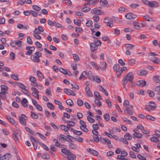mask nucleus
<instances>
[{"mask_svg":"<svg viewBox=\"0 0 160 160\" xmlns=\"http://www.w3.org/2000/svg\"><path fill=\"white\" fill-rule=\"evenodd\" d=\"M99 66L101 70H105L107 68V63L105 62H101L100 63Z\"/></svg>","mask_w":160,"mask_h":160,"instance_id":"ddd939ff","label":"nucleus"},{"mask_svg":"<svg viewBox=\"0 0 160 160\" xmlns=\"http://www.w3.org/2000/svg\"><path fill=\"white\" fill-rule=\"evenodd\" d=\"M90 49L92 52H94L97 50L98 48L95 43L91 42L90 44Z\"/></svg>","mask_w":160,"mask_h":160,"instance_id":"9b49d317","label":"nucleus"},{"mask_svg":"<svg viewBox=\"0 0 160 160\" xmlns=\"http://www.w3.org/2000/svg\"><path fill=\"white\" fill-rule=\"evenodd\" d=\"M124 112L125 113L129 115H132L133 114V112L129 110V108H127L126 109L124 110Z\"/></svg>","mask_w":160,"mask_h":160,"instance_id":"a878e982","label":"nucleus"},{"mask_svg":"<svg viewBox=\"0 0 160 160\" xmlns=\"http://www.w3.org/2000/svg\"><path fill=\"white\" fill-rule=\"evenodd\" d=\"M99 137H99L98 135H94L93 136V140L97 142H98L99 141H100Z\"/></svg>","mask_w":160,"mask_h":160,"instance_id":"49530a36","label":"nucleus"},{"mask_svg":"<svg viewBox=\"0 0 160 160\" xmlns=\"http://www.w3.org/2000/svg\"><path fill=\"white\" fill-rule=\"evenodd\" d=\"M42 56V53L39 52H37L34 53V55H32L30 57V59L33 61L39 62L40 61L39 58Z\"/></svg>","mask_w":160,"mask_h":160,"instance_id":"f03ea898","label":"nucleus"},{"mask_svg":"<svg viewBox=\"0 0 160 160\" xmlns=\"http://www.w3.org/2000/svg\"><path fill=\"white\" fill-rule=\"evenodd\" d=\"M104 118L106 121H108L110 120V116L108 114L106 113L104 115Z\"/></svg>","mask_w":160,"mask_h":160,"instance_id":"e2e57ef3","label":"nucleus"},{"mask_svg":"<svg viewBox=\"0 0 160 160\" xmlns=\"http://www.w3.org/2000/svg\"><path fill=\"white\" fill-rule=\"evenodd\" d=\"M124 138L128 140H131L132 139V136L128 133H127L124 136Z\"/></svg>","mask_w":160,"mask_h":160,"instance_id":"e433bc0d","label":"nucleus"},{"mask_svg":"<svg viewBox=\"0 0 160 160\" xmlns=\"http://www.w3.org/2000/svg\"><path fill=\"white\" fill-rule=\"evenodd\" d=\"M68 124V126L69 127L71 126H74L75 125V123L74 122L72 121H68L66 122Z\"/></svg>","mask_w":160,"mask_h":160,"instance_id":"864d4df0","label":"nucleus"},{"mask_svg":"<svg viewBox=\"0 0 160 160\" xmlns=\"http://www.w3.org/2000/svg\"><path fill=\"white\" fill-rule=\"evenodd\" d=\"M138 75L140 76H146L148 74V71L146 70L140 69L137 72Z\"/></svg>","mask_w":160,"mask_h":160,"instance_id":"0eeeda50","label":"nucleus"},{"mask_svg":"<svg viewBox=\"0 0 160 160\" xmlns=\"http://www.w3.org/2000/svg\"><path fill=\"white\" fill-rule=\"evenodd\" d=\"M1 92L8 93V88L7 86L4 85H2L1 86Z\"/></svg>","mask_w":160,"mask_h":160,"instance_id":"2eb2a0df","label":"nucleus"},{"mask_svg":"<svg viewBox=\"0 0 160 160\" xmlns=\"http://www.w3.org/2000/svg\"><path fill=\"white\" fill-rule=\"evenodd\" d=\"M87 125L83 126H80V129L86 132H88V130L86 128Z\"/></svg>","mask_w":160,"mask_h":160,"instance_id":"052dcab7","label":"nucleus"},{"mask_svg":"<svg viewBox=\"0 0 160 160\" xmlns=\"http://www.w3.org/2000/svg\"><path fill=\"white\" fill-rule=\"evenodd\" d=\"M76 156L71 152L67 156V158L68 160H75L76 159Z\"/></svg>","mask_w":160,"mask_h":160,"instance_id":"6ab92c4d","label":"nucleus"},{"mask_svg":"<svg viewBox=\"0 0 160 160\" xmlns=\"http://www.w3.org/2000/svg\"><path fill=\"white\" fill-rule=\"evenodd\" d=\"M134 78V75L132 72H129L124 77L122 81V83L126 90H127L126 85L128 83V82H129L131 83L133 81Z\"/></svg>","mask_w":160,"mask_h":160,"instance_id":"f257e3e1","label":"nucleus"},{"mask_svg":"<svg viewBox=\"0 0 160 160\" xmlns=\"http://www.w3.org/2000/svg\"><path fill=\"white\" fill-rule=\"evenodd\" d=\"M64 92L66 94L69 95L75 96L76 95L75 93L74 92L66 88L64 89Z\"/></svg>","mask_w":160,"mask_h":160,"instance_id":"6e6552de","label":"nucleus"},{"mask_svg":"<svg viewBox=\"0 0 160 160\" xmlns=\"http://www.w3.org/2000/svg\"><path fill=\"white\" fill-rule=\"evenodd\" d=\"M18 118L19 121L21 124L25 126L26 125V122L25 121V120L23 119L19 116Z\"/></svg>","mask_w":160,"mask_h":160,"instance_id":"473e14b6","label":"nucleus"},{"mask_svg":"<svg viewBox=\"0 0 160 160\" xmlns=\"http://www.w3.org/2000/svg\"><path fill=\"white\" fill-rule=\"evenodd\" d=\"M30 139L31 141H32L33 140L34 142H36V143H38L40 145V143H42L41 142H40L39 140L36 139L34 138V137L32 136H31L30 137Z\"/></svg>","mask_w":160,"mask_h":160,"instance_id":"a18cd8bd","label":"nucleus"},{"mask_svg":"<svg viewBox=\"0 0 160 160\" xmlns=\"http://www.w3.org/2000/svg\"><path fill=\"white\" fill-rule=\"evenodd\" d=\"M97 3V2L95 0H92L90 1V0H88V2H87L86 4H84V6H85L87 5H88V4L90 5H93L96 4Z\"/></svg>","mask_w":160,"mask_h":160,"instance_id":"393cba45","label":"nucleus"},{"mask_svg":"<svg viewBox=\"0 0 160 160\" xmlns=\"http://www.w3.org/2000/svg\"><path fill=\"white\" fill-rule=\"evenodd\" d=\"M137 16L136 14L132 12H129L127 13L125 17L126 18L128 19H132L135 18Z\"/></svg>","mask_w":160,"mask_h":160,"instance_id":"20e7f679","label":"nucleus"},{"mask_svg":"<svg viewBox=\"0 0 160 160\" xmlns=\"http://www.w3.org/2000/svg\"><path fill=\"white\" fill-rule=\"evenodd\" d=\"M94 102L99 107H100L102 105L101 102L98 99H95L94 100Z\"/></svg>","mask_w":160,"mask_h":160,"instance_id":"de8ad7c7","label":"nucleus"},{"mask_svg":"<svg viewBox=\"0 0 160 160\" xmlns=\"http://www.w3.org/2000/svg\"><path fill=\"white\" fill-rule=\"evenodd\" d=\"M98 88L101 91L104 93L106 96H108V92L102 86H99Z\"/></svg>","mask_w":160,"mask_h":160,"instance_id":"bb28decb","label":"nucleus"},{"mask_svg":"<svg viewBox=\"0 0 160 160\" xmlns=\"http://www.w3.org/2000/svg\"><path fill=\"white\" fill-rule=\"evenodd\" d=\"M66 102L68 105L72 106L73 105V103L72 100L70 99H68L66 101Z\"/></svg>","mask_w":160,"mask_h":160,"instance_id":"c9c22d12","label":"nucleus"},{"mask_svg":"<svg viewBox=\"0 0 160 160\" xmlns=\"http://www.w3.org/2000/svg\"><path fill=\"white\" fill-rule=\"evenodd\" d=\"M148 105L153 109V110H154L157 107V105L153 102H149Z\"/></svg>","mask_w":160,"mask_h":160,"instance_id":"aec40b11","label":"nucleus"},{"mask_svg":"<svg viewBox=\"0 0 160 160\" xmlns=\"http://www.w3.org/2000/svg\"><path fill=\"white\" fill-rule=\"evenodd\" d=\"M148 5L151 7H157L158 6V3L155 1H149Z\"/></svg>","mask_w":160,"mask_h":160,"instance_id":"412c9836","label":"nucleus"},{"mask_svg":"<svg viewBox=\"0 0 160 160\" xmlns=\"http://www.w3.org/2000/svg\"><path fill=\"white\" fill-rule=\"evenodd\" d=\"M21 91L25 94H26L28 96L30 95V93L29 92V91L27 89H26V88L21 89Z\"/></svg>","mask_w":160,"mask_h":160,"instance_id":"603ef678","label":"nucleus"},{"mask_svg":"<svg viewBox=\"0 0 160 160\" xmlns=\"http://www.w3.org/2000/svg\"><path fill=\"white\" fill-rule=\"evenodd\" d=\"M31 116L32 118L34 119H37L38 118V115L33 112H31Z\"/></svg>","mask_w":160,"mask_h":160,"instance_id":"0e129e2a","label":"nucleus"},{"mask_svg":"<svg viewBox=\"0 0 160 160\" xmlns=\"http://www.w3.org/2000/svg\"><path fill=\"white\" fill-rule=\"evenodd\" d=\"M154 90L155 91L157 92V94L158 95H160V85L155 87Z\"/></svg>","mask_w":160,"mask_h":160,"instance_id":"a19ab883","label":"nucleus"},{"mask_svg":"<svg viewBox=\"0 0 160 160\" xmlns=\"http://www.w3.org/2000/svg\"><path fill=\"white\" fill-rule=\"evenodd\" d=\"M88 78L92 81H95V78L92 74L91 71H89L88 72Z\"/></svg>","mask_w":160,"mask_h":160,"instance_id":"dca6fc26","label":"nucleus"},{"mask_svg":"<svg viewBox=\"0 0 160 160\" xmlns=\"http://www.w3.org/2000/svg\"><path fill=\"white\" fill-rule=\"evenodd\" d=\"M28 102V101L25 98H24L22 99V100L21 101V103L22 105L25 107H27L28 105L27 104V103Z\"/></svg>","mask_w":160,"mask_h":160,"instance_id":"7c9ffc66","label":"nucleus"},{"mask_svg":"<svg viewBox=\"0 0 160 160\" xmlns=\"http://www.w3.org/2000/svg\"><path fill=\"white\" fill-rule=\"evenodd\" d=\"M100 4L102 7H106L108 5V2L106 0H104L103 1H101V0L100 2Z\"/></svg>","mask_w":160,"mask_h":160,"instance_id":"c85d7f7f","label":"nucleus"},{"mask_svg":"<svg viewBox=\"0 0 160 160\" xmlns=\"http://www.w3.org/2000/svg\"><path fill=\"white\" fill-rule=\"evenodd\" d=\"M55 145L58 147L60 148H65L66 147V146L62 144L61 143L59 142L58 141H57L55 143Z\"/></svg>","mask_w":160,"mask_h":160,"instance_id":"b1692460","label":"nucleus"},{"mask_svg":"<svg viewBox=\"0 0 160 160\" xmlns=\"http://www.w3.org/2000/svg\"><path fill=\"white\" fill-rule=\"evenodd\" d=\"M94 95L95 97L97 98L98 99L101 100L102 98L100 96L99 93L97 92H94Z\"/></svg>","mask_w":160,"mask_h":160,"instance_id":"79ce46f5","label":"nucleus"},{"mask_svg":"<svg viewBox=\"0 0 160 160\" xmlns=\"http://www.w3.org/2000/svg\"><path fill=\"white\" fill-rule=\"evenodd\" d=\"M10 154L9 153L5 154L2 157H1V155L0 158V160H7L10 157Z\"/></svg>","mask_w":160,"mask_h":160,"instance_id":"5701e85b","label":"nucleus"},{"mask_svg":"<svg viewBox=\"0 0 160 160\" xmlns=\"http://www.w3.org/2000/svg\"><path fill=\"white\" fill-rule=\"evenodd\" d=\"M69 147L70 148L72 149H76L77 148V146L75 144H74L73 142L71 143L69 145Z\"/></svg>","mask_w":160,"mask_h":160,"instance_id":"f704fd0d","label":"nucleus"},{"mask_svg":"<svg viewBox=\"0 0 160 160\" xmlns=\"http://www.w3.org/2000/svg\"><path fill=\"white\" fill-rule=\"evenodd\" d=\"M43 31L44 30L42 27L38 26V28H35L33 31V33L40 34L41 33V32H43Z\"/></svg>","mask_w":160,"mask_h":160,"instance_id":"f8f14e48","label":"nucleus"},{"mask_svg":"<svg viewBox=\"0 0 160 160\" xmlns=\"http://www.w3.org/2000/svg\"><path fill=\"white\" fill-rule=\"evenodd\" d=\"M85 89L87 95L88 97H92V94L90 91V88L88 86H86Z\"/></svg>","mask_w":160,"mask_h":160,"instance_id":"4468645a","label":"nucleus"},{"mask_svg":"<svg viewBox=\"0 0 160 160\" xmlns=\"http://www.w3.org/2000/svg\"><path fill=\"white\" fill-rule=\"evenodd\" d=\"M31 90L33 91L34 92L32 93V95L36 98H37L38 99H39V95L38 93H39L38 90L37 89L35 88L34 87H32L31 88Z\"/></svg>","mask_w":160,"mask_h":160,"instance_id":"423d86ee","label":"nucleus"},{"mask_svg":"<svg viewBox=\"0 0 160 160\" xmlns=\"http://www.w3.org/2000/svg\"><path fill=\"white\" fill-rule=\"evenodd\" d=\"M72 130L73 131V133L79 136L82 135V132L80 131L73 130V129H72Z\"/></svg>","mask_w":160,"mask_h":160,"instance_id":"c03bdc74","label":"nucleus"},{"mask_svg":"<svg viewBox=\"0 0 160 160\" xmlns=\"http://www.w3.org/2000/svg\"><path fill=\"white\" fill-rule=\"evenodd\" d=\"M120 68V67L119 65L118 64L114 66L113 68L114 71L116 72L119 70Z\"/></svg>","mask_w":160,"mask_h":160,"instance_id":"13d9d810","label":"nucleus"},{"mask_svg":"<svg viewBox=\"0 0 160 160\" xmlns=\"http://www.w3.org/2000/svg\"><path fill=\"white\" fill-rule=\"evenodd\" d=\"M47 106L51 110H54L55 109L54 106L50 102H48L47 104Z\"/></svg>","mask_w":160,"mask_h":160,"instance_id":"3c124183","label":"nucleus"},{"mask_svg":"<svg viewBox=\"0 0 160 160\" xmlns=\"http://www.w3.org/2000/svg\"><path fill=\"white\" fill-rule=\"evenodd\" d=\"M151 61L157 64H159L160 63V61L158 59V58L156 57H154L151 59Z\"/></svg>","mask_w":160,"mask_h":160,"instance_id":"c756f323","label":"nucleus"},{"mask_svg":"<svg viewBox=\"0 0 160 160\" xmlns=\"http://www.w3.org/2000/svg\"><path fill=\"white\" fill-rule=\"evenodd\" d=\"M6 93H4V92H0V97L2 99H6L7 98V96L6 95Z\"/></svg>","mask_w":160,"mask_h":160,"instance_id":"8fccbe9b","label":"nucleus"},{"mask_svg":"<svg viewBox=\"0 0 160 160\" xmlns=\"http://www.w3.org/2000/svg\"><path fill=\"white\" fill-rule=\"evenodd\" d=\"M73 138L75 140L79 142H82L83 141V138L79 136L77 138Z\"/></svg>","mask_w":160,"mask_h":160,"instance_id":"338daca9","label":"nucleus"},{"mask_svg":"<svg viewBox=\"0 0 160 160\" xmlns=\"http://www.w3.org/2000/svg\"><path fill=\"white\" fill-rule=\"evenodd\" d=\"M73 59L76 62L78 61L79 60L78 56L76 54H74L73 55Z\"/></svg>","mask_w":160,"mask_h":160,"instance_id":"69168bd1","label":"nucleus"},{"mask_svg":"<svg viewBox=\"0 0 160 160\" xmlns=\"http://www.w3.org/2000/svg\"><path fill=\"white\" fill-rule=\"evenodd\" d=\"M92 24V22L91 20H88L86 23V25L87 26L90 27H91Z\"/></svg>","mask_w":160,"mask_h":160,"instance_id":"680f3d73","label":"nucleus"},{"mask_svg":"<svg viewBox=\"0 0 160 160\" xmlns=\"http://www.w3.org/2000/svg\"><path fill=\"white\" fill-rule=\"evenodd\" d=\"M11 77L15 80L18 81L19 78L17 74H12L10 76Z\"/></svg>","mask_w":160,"mask_h":160,"instance_id":"4c0bfd02","label":"nucleus"},{"mask_svg":"<svg viewBox=\"0 0 160 160\" xmlns=\"http://www.w3.org/2000/svg\"><path fill=\"white\" fill-rule=\"evenodd\" d=\"M142 134L141 133H133V138L134 139H135L136 138H141L142 137Z\"/></svg>","mask_w":160,"mask_h":160,"instance_id":"cd10ccee","label":"nucleus"},{"mask_svg":"<svg viewBox=\"0 0 160 160\" xmlns=\"http://www.w3.org/2000/svg\"><path fill=\"white\" fill-rule=\"evenodd\" d=\"M129 155L130 157L133 158H136V156L134 152L132 151H130L129 152Z\"/></svg>","mask_w":160,"mask_h":160,"instance_id":"37998d69","label":"nucleus"},{"mask_svg":"<svg viewBox=\"0 0 160 160\" xmlns=\"http://www.w3.org/2000/svg\"><path fill=\"white\" fill-rule=\"evenodd\" d=\"M82 28L79 27H76L75 29V32L77 33H82L83 32Z\"/></svg>","mask_w":160,"mask_h":160,"instance_id":"bf43d9fd","label":"nucleus"},{"mask_svg":"<svg viewBox=\"0 0 160 160\" xmlns=\"http://www.w3.org/2000/svg\"><path fill=\"white\" fill-rule=\"evenodd\" d=\"M146 118L148 120H149L152 121H155L156 120L155 118L152 116L147 115L146 116Z\"/></svg>","mask_w":160,"mask_h":160,"instance_id":"58836bf2","label":"nucleus"},{"mask_svg":"<svg viewBox=\"0 0 160 160\" xmlns=\"http://www.w3.org/2000/svg\"><path fill=\"white\" fill-rule=\"evenodd\" d=\"M66 138H67V137L63 135L60 134V137L59 138V140L60 141H64Z\"/></svg>","mask_w":160,"mask_h":160,"instance_id":"09e8293b","label":"nucleus"},{"mask_svg":"<svg viewBox=\"0 0 160 160\" xmlns=\"http://www.w3.org/2000/svg\"><path fill=\"white\" fill-rule=\"evenodd\" d=\"M99 140L100 142L105 144H110L111 143V142L108 139L106 138H102L100 135H99Z\"/></svg>","mask_w":160,"mask_h":160,"instance_id":"39448f33","label":"nucleus"},{"mask_svg":"<svg viewBox=\"0 0 160 160\" xmlns=\"http://www.w3.org/2000/svg\"><path fill=\"white\" fill-rule=\"evenodd\" d=\"M84 7L82 8L81 9V11L83 12H89L90 10V8L86 7L84 6Z\"/></svg>","mask_w":160,"mask_h":160,"instance_id":"2f4dec72","label":"nucleus"},{"mask_svg":"<svg viewBox=\"0 0 160 160\" xmlns=\"http://www.w3.org/2000/svg\"><path fill=\"white\" fill-rule=\"evenodd\" d=\"M118 11L120 13H122L123 12L127 11V10L123 6L120 7L118 8Z\"/></svg>","mask_w":160,"mask_h":160,"instance_id":"ea45409f","label":"nucleus"},{"mask_svg":"<svg viewBox=\"0 0 160 160\" xmlns=\"http://www.w3.org/2000/svg\"><path fill=\"white\" fill-rule=\"evenodd\" d=\"M135 46L133 44L126 43L125 44V47L126 49L131 50Z\"/></svg>","mask_w":160,"mask_h":160,"instance_id":"a211bd4d","label":"nucleus"},{"mask_svg":"<svg viewBox=\"0 0 160 160\" xmlns=\"http://www.w3.org/2000/svg\"><path fill=\"white\" fill-rule=\"evenodd\" d=\"M136 61L134 59H131L128 61L129 64L131 65H132L135 64L136 63Z\"/></svg>","mask_w":160,"mask_h":160,"instance_id":"5fc2aeb1","label":"nucleus"},{"mask_svg":"<svg viewBox=\"0 0 160 160\" xmlns=\"http://www.w3.org/2000/svg\"><path fill=\"white\" fill-rule=\"evenodd\" d=\"M32 8L37 11H38L41 10V8L38 6L36 5H33L32 6Z\"/></svg>","mask_w":160,"mask_h":160,"instance_id":"4d7b16f0","label":"nucleus"},{"mask_svg":"<svg viewBox=\"0 0 160 160\" xmlns=\"http://www.w3.org/2000/svg\"><path fill=\"white\" fill-rule=\"evenodd\" d=\"M59 127L62 130L65 131L67 132L68 128H66V126L64 125H59Z\"/></svg>","mask_w":160,"mask_h":160,"instance_id":"6e6d98bb","label":"nucleus"},{"mask_svg":"<svg viewBox=\"0 0 160 160\" xmlns=\"http://www.w3.org/2000/svg\"><path fill=\"white\" fill-rule=\"evenodd\" d=\"M91 13L93 14L100 15L103 14L104 12L97 8H95L91 10Z\"/></svg>","mask_w":160,"mask_h":160,"instance_id":"7ed1b4c3","label":"nucleus"},{"mask_svg":"<svg viewBox=\"0 0 160 160\" xmlns=\"http://www.w3.org/2000/svg\"><path fill=\"white\" fill-rule=\"evenodd\" d=\"M87 151L94 156H97L98 155V153L96 151L90 148H88L87 149Z\"/></svg>","mask_w":160,"mask_h":160,"instance_id":"9d476101","label":"nucleus"},{"mask_svg":"<svg viewBox=\"0 0 160 160\" xmlns=\"http://www.w3.org/2000/svg\"><path fill=\"white\" fill-rule=\"evenodd\" d=\"M61 152L65 155H67V156L70 152L69 150L66 148H63L62 149Z\"/></svg>","mask_w":160,"mask_h":160,"instance_id":"72a5a7b5","label":"nucleus"},{"mask_svg":"<svg viewBox=\"0 0 160 160\" xmlns=\"http://www.w3.org/2000/svg\"><path fill=\"white\" fill-rule=\"evenodd\" d=\"M37 76L39 77V80L41 81L44 78V76L42 75V72L39 71H37Z\"/></svg>","mask_w":160,"mask_h":160,"instance_id":"4be33fe9","label":"nucleus"},{"mask_svg":"<svg viewBox=\"0 0 160 160\" xmlns=\"http://www.w3.org/2000/svg\"><path fill=\"white\" fill-rule=\"evenodd\" d=\"M10 59L12 60L15 59V55L14 53L13 52H10L9 55Z\"/></svg>","mask_w":160,"mask_h":160,"instance_id":"774afa93","label":"nucleus"},{"mask_svg":"<svg viewBox=\"0 0 160 160\" xmlns=\"http://www.w3.org/2000/svg\"><path fill=\"white\" fill-rule=\"evenodd\" d=\"M87 78V72L86 71H83L82 74L79 77V79H81L82 78H83V80L86 79Z\"/></svg>","mask_w":160,"mask_h":160,"instance_id":"f3484780","label":"nucleus"},{"mask_svg":"<svg viewBox=\"0 0 160 160\" xmlns=\"http://www.w3.org/2000/svg\"><path fill=\"white\" fill-rule=\"evenodd\" d=\"M146 82L145 81L139 80L137 82L136 85L138 86L144 87L146 85Z\"/></svg>","mask_w":160,"mask_h":160,"instance_id":"1a4fd4ad","label":"nucleus"}]
</instances>
